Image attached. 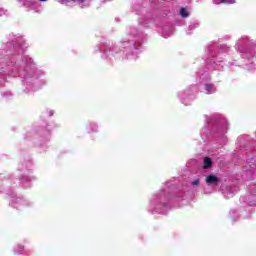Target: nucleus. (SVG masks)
I'll use <instances>...</instances> for the list:
<instances>
[{
	"label": "nucleus",
	"instance_id": "nucleus-1",
	"mask_svg": "<svg viewBox=\"0 0 256 256\" xmlns=\"http://www.w3.org/2000/svg\"><path fill=\"white\" fill-rule=\"evenodd\" d=\"M206 183H208V185H219V177L216 175H209L206 177Z\"/></svg>",
	"mask_w": 256,
	"mask_h": 256
},
{
	"label": "nucleus",
	"instance_id": "nucleus-2",
	"mask_svg": "<svg viewBox=\"0 0 256 256\" xmlns=\"http://www.w3.org/2000/svg\"><path fill=\"white\" fill-rule=\"evenodd\" d=\"M180 15L181 17H189V13H187V9L186 8H181L180 10Z\"/></svg>",
	"mask_w": 256,
	"mask_h": 256
},
{
	"label": "nucleus",
	"instance_id": "nucleus-3",
	"mask_svg": "<svg viewBox=\"0 0 256 256\" xmlns=\"http://www.w3.org/2000/svg\"><path fill=\"white\" fill-rule=\"evenodd\" d=\"M213 166V161H204L203 169H209V167Z\"/></svg>",
	"mask_w": 256,
	"mask_h": 256
},
{
	"label": "nucleus",
	"instance_id": "nucleus-4",
	"mask_svg": "<svg viewBox=\"0 0 256 256\" xmlns=\"http://www.w3.org/2000/svg\"><path fill=\"white\" fill-rule=\"evenodd\" d=\"M220 3H226L228 5H233V3H235V0H221Z\"/></svg>",
	"mask_w": 256,
	"mask_h": 256
},
{
	"label": "nucleus",
	"instance_id": "nucleus-5",
	"mask_svg": "<svg viewBox=\"0 0 256 256\" xmlns=\"http://www.w3.org/2000/svg\"><path fill=\"white\" fill-rule=\"evenodd\" d=\"M205 89L209 92L211 89H213V86L211 84H206Z\"/></svg>",
	"mask_w": 256,
	"mask_h": 256
},
{
	"label": "nucleus",
	"instance_id": "nucleus-6",
	"mask_svg": "<svg viewBox=\"0 0 256 256\" xmlns=\"http://www.w3.org/2000/svg\"><path fill=\"white\" fill-rule=\"evenodd\" d=\"M192 185H199V179L192 181Z\"/></svg>",
	"mask_w": 256,
	"mask_h": 256
},
{
	"label": "nucleus",
	"instance_id": "nucleus-7",
	"mask_svg": "<svg viewBox=\"0 0 256 256\" xmlns=\"http://www.w3.org/2000/svg\"><path fill=\"white\" fill-rule=\"evenodd\" d=\"M203 161H211L209 157H204Z\"/></svg>",
	"mask_w": 256,
	"mask_h": 256
},
{
	"label": "nucleus",
	"instance_id": "nucleus-8",
	"mask_svg": "<svg viewBox=\"0 0 256 256\" xmlns=\"http://www.w3.org/2000/svg\"><path fill=\"white\" fill-rule=\"evenodd\" d=\"M40 1H42V2H43V1H47V0H40Z\"/></svg>",
	"mask_w": 256,
	"mask_h": 256
}]
</instances>
